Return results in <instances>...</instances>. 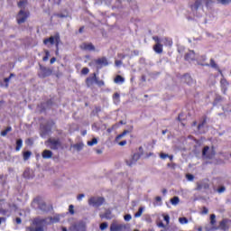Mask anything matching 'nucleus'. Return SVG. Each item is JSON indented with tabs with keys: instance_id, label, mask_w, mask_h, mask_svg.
<instances>
[{
	"instance_id": "c9c22d12",
	"label": "nucleus",
	"mask_w": 231,
	"mask_h": 231,
	"mask_svg": "<svg viewBox=\"0 0 231 231\" xmlns=\"http://www.w3.org/2000/svg\"><path fill=\"white\" fill-rule=\"evenodd\" d=\"M157 226H159V228H165V224H163L162 221H159L157 222Z\"/></svg>"
},
{
	"instance_id": "1a4fd4ad",
	"label": "nucleus",
	"mask_w": 231,
	"mask_h": 231,
	"mask_svg": "<svg viewBox=\"0 0 231 231\" xmlns=\"http://www.w3.org/2000/svg\"><path fill=\"white\" fill-rule=\"evenodd\" d=\"M16 19L18 24H23V23H24L26 19H28V14H26V13H24V11L21 9L16 16Z\"/></svg>"
},
{
	"instance_id": "c03bdc74",
	"label": "nucleus",
	"mask_w": 231,
	"mask_h": 231,
	"mask_svg": "<svg viewBox=\"0 0 231 231\" xmlns=\"http://www.w3.org/2000/svg\"><path fill=\"white\" fill-rule=\"evenodd\" d=\"M126 144H127V141H123L118 143V145H120L121 147H124V145H126Z\"/></svg>"
},
{
	"instance_id": "bf43d9fd",
	"label": "nucleus",
	"mask_w": 231,
	"mask_h": 231,
	"mask_svg": "<svg viewBox=\"0 0 231 231\" xmlns=\"http://www.w3.org/2000/svg\"><path fill=\"white\" fill-rule=\"evenodd\" d=\"M203 124H204V123L199 125H198V129H201V127H203Z\"/></svg>"
},
{
	"instance_id": "13d9d810",
	"label": "nucleus",
	"mask_w": 231,
	"mask_h": 231,
	"mask_svg": "<svg viewBox=\"0 0 231 231\" xmlns=\"http://www.w3.org/2000/svg\"><path fill=\"white\" fill-rule=\"evenodd\" d=\"M91 82V79H87V84H88V86H89V83Z\"/></svg>"
},
{
	"instance_id": "c756f323",
	"label": "nucleus",
	"mask_w": 231,
	"mask_h": 231,
	"mask_svg": "<svg viewBox=\"0 0 231 231\" xmlns=\"http://www.w3.org/2000/svg\"><path fill=\"white\" fill-rule=\"evenodd\" d=\"M50 59V51L48 50L45 51V56L43 57L42 60L46 62Z\"/></svg>"
},
{
	"instance_id": "49530a36",
	"label": "nucleus",
	"mask_w": 231,
	"mask_h": 231,
	"mask_svg": "<svg viewBox=\"0 0 231 231\" xmlns=\"http://www.w3.org/2000/svg\"><path fill=\"white\" fill-rule=\"evenodd\" d=\"M201 214H208V208H203L202 211H201Z\"/></svg>"
},
{
	"instance_id": "bb28decb",
	"label": "nucleus",
	"mask_w": 231,
	"mask_h": 231,
	"mask_svg": "<svg viewBox=\"0 0 231 231\" xmlns=\"http://www.w3.org/2000/svg\"><path fill=\"white\" fill-rule=\"evenodd\" d=\"M143 210L144 208H139V210L137 213L134 214V217H140L142 216V214H143Z\"/></svg>"
},
{
	"instance_id": "393cba45",
	"label": "nucleus",
	"mask_w": 231,
	"mask_h": 231,
	"mask_svg": "<svg viewBox=\"0 0 231 231\" xmlns=\"http://www.w3.org/2000/svg\"><path fill=\"white\" fill-rule=\"evenodd\" d=\"M10 131H12V126H8L5 130L1 132V136H6V134H8V133H10Z\"/></svg>"
},
{
	"instance_id": "8fccbe9b",
	"label": "nucleus",
	"mask_w": 231,
	"mask_h": 231,
	"mask_svg": "<svg viewBox=\"0 0 231 231\" xmlns=\"http://www.w3.org/2000/svg\"><path fill=\"white\" fill-rule=\"evenodd\" d=\"M117 127H118V125H114V126L112 127V129L108 128V129H107V132H108V133H111V132L113 131V129H116Z\"/></svg>"
},
{
	"instance_id": "7ed1b4c3",
	"label": "nucleus",
	"mask_w": 231,
	"mask_h": 231,
	"mask_svg": "<svg viewBox=\"0 0 231 231\" xmlns=\"http://www.w3.org/2000/svg\"><path fill=\"white\" fill-rule=\"evenodd\" d=\"M32 206L34 208H39L40 210H42L43 212H48V210H51V206L50 204H46L44 199L41 197H37L32 200Z\"/></svg>"
},
{
	"instance_id": "cd10ccee",
	"label": "nucleus",
	"mask_w": 231,
	"mask_h": 231,
	"mask_svg": "<svg viewBox=\"0 0 231 231\" xmlns=\"http://www.w3.org/2000/svg\"><path fill=\"white\" fill-rule=\"evenodd\" d=\"M179 222L180 223V225H187V223H189V220L187 219V217H180Z\"/></svg>"
},
{
	"instance_id": "ea45409f",
	"label": "nucleus",
	"mask_w": 231,
	"mask_h": 231,
	"mask_svg": "<svg viewBox=\"0 0 231 231\" xmlns=\"http://www.w3.org/2000/svg\"><path fill=\"white\" fill-rule=\"evenodd\" d=\"M74 208V207H73V205H70L69 207V212L70 213V214H75V210L73 209Z\"/></svg>"
},
{
	"instance_id": "052dcab7",
	"label": "nucleus",
	"mask_w": 231,
	"mask_h": 231,
	"mask_svg": "<svg viewBox=\"0 0 231 231\" xmlns=\"http://www.w3.org/2000/svg\"><path fill=\"white\" fill-rule=\"evenodd\" d=\"M168 158H170L171 162H172L174 157L172 155H168Z\"/></svg>"
},
{
	"instance_id": "72a5a7b5",
	"label": "nucleus",
	"mask_w": 231,
	"mask_h": 231,
	"mask_svg": "<svg viewBox=\"0 0 231 231\" xmlns=\"http://www.w3.org/2000/svg\"><path fill=\"white\" fill-rule=\"evenodd\" d=\"M225 190H226V189L225 188V186H222L217 189V192H218V194H223V192H225Z\"/></svg>"
},
{
	"instance_id": "f8f14e48",
	"label": "nucleus",
	"mask_w": 231,
	"mask_h": 231,
	"mask_svg": "<svg viewBox=\"0 0 231 231\" xmlns=\"http://www.w3.org/2000/svg\"><path fill=\"white\" fill-rule=\"evenodd\" d=\"M80 48L85 50V51H95V45L93 43H82Z\"/></svg>"
},
{
	"instance_id": "2f4dec72",
	"label": "nucleus",
	"mask_w": 231,
	"mask_h": 231,
	"mask_svg": "<svg viewBox=\"0 0 231 231\" xmlns=\"http://www.w3.org/2000/svg\"><path fill=\"white\" fill-rule=\"evenodd\" d=\"M30 158V152H23V160L26 161Z\"/></svg>"
},
{
	"instance_id": "338daca9",
	"label": "nucleus",
	"mask_w": 231,
	"mask_h": 231,
	"mask_svg": "<svg viewBox=\"0 0 231 231\" xmlns=\"http://www.w3.org/2000/svg\"><path fill=\"white\" fill-rule=\"evenodd\" d=\"M87 59H89V56H87Z\"/></svg>"
},
{
	"instance_id": "864d4df0",
	"label": "nucleus",
	"mask_w": 231,
	"mask_h": 231,
	"mask_svg": "<svg viewBox=\"0 0 231 231\" xmlns=\"http://www.w3.org/2000/svg\"><path fill=\"white\" fill-rule=\"evenodd\" d=\"M57 59L55 58H51V64H54V62H56Z\"/></svg>"
},
{
	"instance_id": "79ce46f5",
	"label": "nucleus",
	"mask_w": 231,
	"mask_h": 231,
	"mask_svg": "<svg viewBox=\"0 0 231 231\" xmlns=\"http://www.w3.org/2000/svg\"><path fill=\"white\" fill-rule=\"evenodd\" d=\"M124 218L125 221H131V219H133V217H131V215H125Z\"/></svg>"
},
{
	"instance_id": "3c124183",
	"label": "nucleus",
	"mask_w": 231,
	"mask_h": 231,
	"mask_svg": "<svg viewBox=\"0 0 231 231\" xmlns=\"http://www.w3.org/2000/svg\"><path fill=\"white\" fill-rule=\"evenodd\" d=\"M74 147L78 149V151H80V149H82V144H76Z\"/></svg>"
},
{
	"instance_id": "0eeeda50",
	"label": "nucleus",
	"mask_w": 231,
	"mask_h": 231,
	"mask_svg": "<svg viewBox=\"0 0 231 231\" xmlns=\"http://www.w3.org/2000/svg\"><path fill=\"white\" fill-rule=\"evenodd\" d=\"M88 205L91 207H100L104 205V198L102 197H91L88 199Z\"/></svg>"
},
{
	"instance_id": "a878e982",
	"label": "nucleus",
	"mask_w": 231,
	"mask_h": 231,
	"mask_svg": "<svg viewBox=\"0 0 231 231\" xmlns=\"http://www.w3.org/2000/svg\"><path fill=\"white\" fill-rule=\"evenodd\" d=\"M140 158V155L138 154V153H135V154H134V157H133V161H132V162H127L128 163V165H131L132 163H134V162H138V159Z\"/></svg>"
},
{
	"instance_id": "5701e85b",
	"label": "nucleus",
	"mask_w": 231,
	"mask_h": 231,
	"mask_svg": "<svg viewBox=\"0 0 231 231\" xmlns=\"http://www.w3.org/2000/svg\"><path fill=\"white\" fill-rule=\"evenodd\" d=\"M70 231H84V226H73L70 228Z\"/></svg>"
},
{
	"instance_id": "c85d7f7f",
	"label": "nucleus",
	"mask_w": 231,
	"mask_h": 231,
	"mask_svg": "<svg viewBox=\"0 0 231 231\" xmlns=\"http://www.w3.org/2000/svg\"><path fill=\"white\" fill-rule=\"evenodd\" d=\"M217 2L219 4V5H228L231 3V0H217Z\"/></svg>"
},
{
	"instance_id": "dca6fc26",
	"label": "nucleus",
	"mask_w": 231,
	"mask_h": 231,
	"mask_svg": "<svg viewBox=\"0 0 231 231\" xmlns=\"http://www.w3.org/2000/svg\"><path fill=\"white\" fill-rule=\"evenodd\" d=\"M42 156L45 160H49L50 158H51V156H53V152H51V151H50V150H45V151H43Z\"/></svg>"
},
{
	"instance_id": "7c9ffc66",
	"label": "nucleus",
	"mask_w": 231,
	"mask_h": 231,
	"mask_svg": "<svg viewBox=\"0 0 231 231\" xmlns=\"http://www.w3.org/2000/svg\"><path fill=\"white\" fill-rule=\"evenodd\" d=\"M114 102H120V94L116 93L114 95Z\"/></svg>"
},
{
	"instance_id": "a19ab883",
	"label": "nucleus",
	"mask_w": 231,
	"mask_h": 231,
	"mask_svg": "<svg viewBox=\"0 0 231 231\" xmlns=\"http://www.w3.org/2000/svg\"><path fill=\"white\" fill-rule=\"evenodd\" d=\"M186 178H187L188 181H192V180H194V176L190 175V174L186 175Z\"/></svg>"
},
{
	"instance_id": "6ab92c4d",
	"label": "nucleus",
	"mask_w": 231,
	"mask_h": 231,
	"mask_svg": "<svg viewBox=\"0 0 231 231\" xmlns=\"http://www.w3.org/2000/svg\"><path fill=\"white\" fill-rule=\"evenodd\" d=\"M18 6L22 10L24 9L25 6H28V0H22V1L18 2Z\"/></svg>"
},
{
	"instance_id": "4c0bfd02",
	"label": "nucleus",
	"mask_w": 231,
	"mask_h": 231,
	"mask_svg": "<svg viewBox=\"0 0 231 231\" xmlns=\"http://www.w3.org/2000/svg\"><path fill=\"white\" fill-rule=\"evenodd\" d=\"M160 158L162 160H165L166 158H169V154H167V153H161L160 154Z\"/></svg>"
},
{
	"instance_id": "20e7f679",
	"label": "nucleus",
	"mask_w": 231,
	"mask_h": 231,
	"mask_svg": "<svg viewBox=\"0 0 231 231\" xmlns=\"http://www.w3.org/2000/svg\"><path fill=\"white\" fill-rule=\"evenodd\" d=\"M60 42V36L59 34H55L53 36H51L49 38H46L43 40V44L47 46V48H50V46H53L55 44L56 46V53H59V44Z\"/></svg>"
},
{
	"instance_id": "9b49d317",
	"label": "nucleus",
	"mask_w": 231,
	"mask_h": 231,
	"mask_svg": "<svg viewBox=\"0 0 231 231\" xmlns=\"http://www.w3.org/2000/svg\"><path fill=\"white\" fill-rule=\"evenodd\" d=\"M228 228H230V221L226 219L222 220L219 224L218 230L226 231Z\"/></svg>"
},
{
	"instance_id": "412c9836",
	"label": "nucleus",
	"mask_w": 231,
	"mask_h": 231,
	"mask_svg": "<svg viewBox=\"0 0 231 231\" xmlns=\"http://www.w3.org/2000/svg\"><path fill=\"white\" fill-rule=\"evenodd\" d=\"M87 143L89 147H93V145H97V143H98V140L97 138H93L92 141H88Z\"/></svg>"
},
{
	"instance_id": "de8ad7c7",
	"label": "nucleus",
	"mask_w": 231,
	"mask_h": 231,
	"mask_svg": "<svg viewBox=\"0 0 231 231\" xmlns=\"http://www.w3.org/2000/svg\"><path fill=\"white\" fill-rule=\"evenodd\" d=\"M4 80L6 83L5 87L8 88V82H10V78H5Z\"/></svg>"
},
{
	"instance_id": "09e8293b",
	"label": "nucleus",
	"mask_w": 231,
	"mask_h": 231,
	"mask_svg": "<svg viewBox=\"0 0 231 231\" xmlns=\"http://www.w3.org/2000/svg\"><path fill=\"white\" fill-rule=\"evenodd\" d=\"M23 176H24V178H29L30 177V173L28 172V171H25L23 172Z\"/></svg>"
},
{
	"instance_id": "6e6552de",
	"label": "nucleus",
	"mask_w": 231,
	"mask_h": 231,
	"mask_svg": "<svg viewBox=\"0 0 231 231\" xmlns=\"http://www.w3.org/2000/svg\"><path fill=\"white\" fill-rule=\"evenodd\" d=\"M47 147L50 149H59L60 147V141L59 139L51 138L46 142Z\"/></svg>"
},
{
	"instance_id": "37998d69",
	"label": "nucleus",
	"mask_w": 231,
	"mask_h": 231,
	"mask_svg": "<svg viewBox=\"0 0 231 231\" xmlns=\"http://www.w3.org/2000/svg\"><path fill=\"white\" fill-rule=\"evenodd\" d=\"M116 68H120V66H122V61L121 60H116Z\"/></svg>"
},
{
	"instance_id": "a211bd4d",
	"label": "nucleus",
	"mask_w": 231,
	"mask_h": 231,
	"mask_svg": "<svg viewBox=\"0 0 231 231\" xmlns=\"http://www.w3.org/2000/svg\"><path fill=\"white\" fill-rule=\"evenodd\" d=\"M125 79L122 76H116V79H114V82L116 84H124Z\"/></svg>"
},
{
	"instance_id": "f257e3e1",
	"label": "nucleus",
	"mask_w": 231,
	"mask_h": 231,
	"mask_svg": "<svg viewBox=\"0 0 231 231\" xmlns=\"http://www.w3.org/2000/svg\"><path fill=\"white\" fill-rule=\"evenodd\" d=\"M60 221V215H56L53 217L49 218H36L33 221L34 230L32 231H44L43 226L51 225V223H59Z\"/></svg>"
},
{
	"instance_id": "4d7b16f0",
	"label": "nucleus",
	"mask_w": 231,
	"mask_h": 231,
	"mask_svg": "<svg viewBox=\"0 0 231 231\" xmlns=\"http://www.w3.org/2000/svg\"><path fill=\"white\" fill-rule=\"evenodd\" d=\"M3 221H6V218H5V217H0V223H3Z\"/></svg>"
},
{
	"instance_id": "f704fd0d",
	"label": "nucleus",
	"mask_w": 231,
	"mask_h": 231,
	"mask_svg": "<svg viewBox=\"0 0 231 231\" xmlns=\"http://www.w3.org/2000/svg\"><path fill=\"white\" fill-rule=\"evenodd\" d=\"M209 65L211 68H217V65L216 64V61L214 60H210Z\"/></svg>"
},
{
	"instance_id": "58836bf2",
	"label": "nucleus",
	"mask_w": 231,
	"mask_h": 231,
	"mask_svg": "<svg viewBox=\"0 0 231 231\" xmlns=\"http://www.w3.org/2000/svg\"><path fill=\"white\" fill-rule=\"evenodd\" d=\"M86 197V195L84 194H79L77 198L78 201H82V199H84V198Z\"/></svg>"
},
{
	"instance_id": "2eb2a0df",
	"label": "nucleus",
	"mask_w": 231,
	"mask_h": 231,
	"mask_svg": "<svg viewBox=\"0 0 231 231\" xmlns=\"http://www.w3.org/2000/svg\"><path fill=\"white\" fill-rule=\"evenodd\" d=\"M96 64H97V66H107L109 63L107 62V59L101 58L96 60Z\"/></svg>"
},
{
	"instance_id": "e2e57ef3",
	"label": "nucleus",
	"mask_w": 231,
	"mask_h": 231,
	"mask_svg": "<svg viewBox=\"0 0 231 231\" xmlns=\"http://www.w3.org/2000/svg\"><path fill=\"white\" fill-rule=\"evenodd\" d=\"M97 152L98 154H101V153H102V151L97 150Z\"/></svg>"
},
{
	"instance_id": "6e6d98bb",
	"label": "nucleus",
	"mask_w": 231,
	"mask_h": 231,
	"mask_svg": "<svg viewBox=\"0 0 231 231\" xmlns=\"http://www.w3.org/2000/svg\"><path fill=\"white\" fill-rule=\"evenodd\" d=\"M210 3H212V0H206L207 6H208V5H210Z\"/></svg>"
},
{
	"instance_id": "e433bc0d",
	"label": "nucleus",
	"mask_w": 231,
	"mask_h": 231,
	"mask_svg": "<svg viewBox=\"0 0 231 231\" xmlns=\"http://www.w3.org/2000/svg\"><path fill=\"white\" fill-rule=\"evenodd\" d=\"M106 228H107V223H102L100 225V230H106Z\"/></svg>"
},
{
	"instance_id": "680f3d73",
	"label": "nucleus",
	"mask_w": 231,
	"mask_h": 231,
	"mask_svg": "<svg viewBox=\"0 0 231 231\" xmlns=\"http://www.w3.org/2000/svg\"><path fill=\"white\" fill-rule=\"evenodd\" d=\"M198 230H199V231H203V227L199 226V227L198 228Z\"/></svg>"
},
{
	"instance_id": "5fc2aeb1",
	"label": "nucleus",
	"mask_w": 231,
	"mask_h": 231,
	"mask_svg": "<svg viewBox=\"0 0 231 231\" xmlns=\"http://www.w3.org/2000/svg\"><path fill=\"white\" fill-rule=\"evenodd\" d=\"M97 85L100 87L104 86V81L103 80L97 81Z\"/></svg>"
},
{
	"instance_id": "aec40b11",
	"label": "nucleus",
	"mask_w": 231,
	"mask_h": 231,
	"mask_svg": "<svg viewBox=\"0 0 231 231\" xmlns=\"http://www.w3.org/2000/svg\"><path fill=\"white\" fill-rule=\"evenodd\" d=\"M21 147H23V139H18L16 141L15 151H21Z\"/></svg>"
},
{
	"instance_id": "423d86ee",
	"label": "nucleus",
	"mask_w": 231,
	"mask_h": 231,
	"mask_svg": "<svg viewBox=\"0 0 231 231\" xmlns=\"http://www.w3.org/2000/svg\"><path fill=\"white\" fill-rule=\"evenodd\" d=\"M202 155L204 158H208V160H212L214 156H216V150L214 148H210L208 146L204 147L202 151Z\"/></svg>"
},
{
	"instance_id": "a18cd8bd",
	"label": "nucleus",
	"mask_w": 231,
	"mask_h": 231,
	"mask_svg": "<svg viewBox=\"0 0 231 231\" xmlns=\"http://www.w3.org/2000/svg\"><path fill=\"white\" fill-rule=\"evenodd\" d=\"M155 200L157 201V203H159V205H162V197H156Z\"/></svg>"
},
{
	"instance_id": "4468645a",
	"label": "nucleus",
	"mask_w": 231,
	"mask_h": 231,
	"mask_svg": "<svg viewBox=\"0 0 231 231\" xmlns=\"http://www.w3.org/2000/svg\"><path fill=\"white\" fill-rule=\"evenodd\" d=\"M51 75V70L48 69H42V72L39 73V77L44 79L46 77H50Z\"/></svg>"
},
{
	"instance_id": "f3484780",
	"label": "nucleus",
	"mask_w": 231,
	"mask_h": 231,
	"mask_svg": "<svg viewBox=\"0 0 231 231\" xmlns=\"http://www.w3.org/2000/svg\"><path fill=\"white\" fill-rule=\"evenodd\" d=\"M170 203L173 205V207L180 205V197H173L171 199Z\"/></svg>"
},
{
	"instance_id": "39448f33",
	"label": "nucleus",
	"mask_w": 231,
	"mask_h": 231,
	"mask_svg": "<svg viewBox=\"0 0 231 231\" xmlns=\"http://www.w3.org/2000/svg\"><path fill=\"white\" fill-rule=\"evenodd\" d=\"M206 231H216L219 230L217 226V220H216V216L214 214L210 215L209 224L205 226Z\"/></svg>"
},
{
	"instance_id": "473e14b6",
	"label": "nucleus",
	"mask_w": 231,
	"mask_h": 231,
	"mask_svg": "<svg viewBox=\"0 0 231 231\" xmlns=\"http://www.w3.org/2000/svg\"><path fill=\"white\" fill-rule=\"evenodd\" d=\"M82 75H88L89 73V69L88 68H83L81 70Z\"/></svg>"
},
{
	"instance_id": "9d476101",
	"label": "nucleus",
	"mask_w": 231,
	"mask_h": 231,
	"mask_svg": "<svg viewBox=\"0 0 231 231\" xmlns=\"http://www.w3.org/2000/svg\"><path fill=\"white\" fill-rule=\"evenodd\" d=\"M125 228V225L118 224L116 222H113L110 226V231H122Z\"/></svg>"
},
{
	"instance_id": "b1692460",
	"label": "nucleus",
	"mask_w": 231,
	"mask_h": 231,
	"mask_svg": "<svg viewBox=\"0 0 231 231\" xmlns=\"http://www.w3.org/2000/svg\"><path fill=\"white\" fill-rule=\"evenodd\" d=\"M163 221H165L166 225L171 223V217L167 214H162Z\"/></svg>"
},
{
	"instance_id": "f03ea898",
	"label": "nucleus",
	"mask_w": 231,
	"mask_h": 231,
	"mask_svg": "<svg viewBox=\"0 0 231 231\" xmlns=\"http://www.w3.org/2000/svg\"><path fill=\"white\" fill-rule=\"evenodd\" d=\"M153 41L155 42V45L153 46V51H155V53L163 52V44L166 46H172V41L167 38H160L158 36H154Z\"/></svg>"
},
{
	"instance_id": "69168bd1",
	"label": "nucleus",
	"mask_w": 231,
	"mask_h": 231,
	"mask_svg": "<svg viewBox=\"0 0 231 231\" xmlns=\"http://www.w3.org/2000/svg\"><path fill=\"white\" fill-rule=\"evenodd\" d=\"M62 231H68V229H66V227H62Z\"/></svg>"
},
{
	"instance_id": "603ef678",
	"label": "nucleus",
	"mask_w": 231,
	"mask_h": 231,
	"mask_svg": "<svg viewBox=\"0 0 231 231\" xmlns=\"http://www.w3.org/2000/svg\"><path fill=\"white\" fill-rule=\"evenodd\" d=\"M15 221H16V225H21L22 223V220L20 217H16Z\"/></svg>"
},
{
	"instance_id": "0e129e2a",
	"label": "nucleus",
	"mask_w": 231,
	"mask_h": 231,
	"mask_svg": "<svg viewBox=\"0 0 231 231\" xmlns=\"http://www.w3.org/2000/svg\"><path fill=\"white\" fill-rule=\"evenodd\" d=\"M105 217H106V219H109V217H109L108 215H106V216H105Z\"/></svg>"
},
{
	"instance_id": "ddd939ff",
	"label": "nucleus",
	"mask_w": 231,
	"mask_h": 231,
	"mask_svg": "<svg viewBox=\"0 0 231 231\" xmlns=\"http://www.w3.org/2000/svg\"><path fill=\"white\" fill-rule=\"evenodd\" d=\"M187 60H198V54L194 53V51H189V53L186 54Z\"/></svg>"
},
{
	"instance_id": "4be33fe9",
	"label": "nucleus",
	"mask_w": 231,
	"mask_h": 231,
	"mask_svg": "<svg viewBox=\"0 0 231 231\" xmlns=\"http://www.w3.org/2000/svg\"><path fill=\"white\" fill-rule=\"evenodd\" d=\"M129 134V131L125 130L121 134L116 136V142H118V140H120L121 138H124V136H125V134Z\"/></svg>"
}]
</instances>
